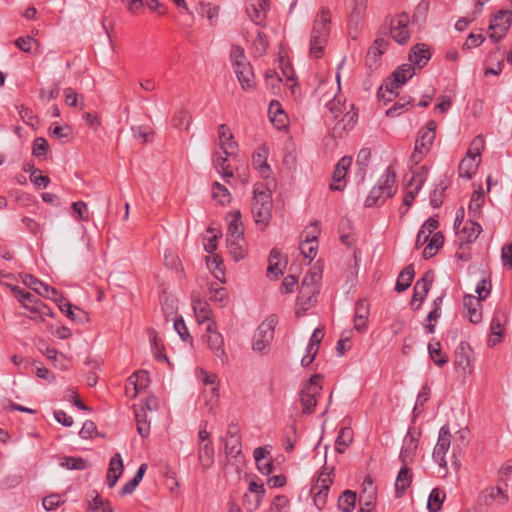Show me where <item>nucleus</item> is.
Listing matches in <instances>:
<instances>
[{"instance_id":"30","label":"nucleus","mask_w":512,"mask_h":512,"mask_svg":"<svg viewBox=\"0 0 512 512\" xmlns=\"http://www.w3.org/2000/svg\"><path fill=\"white\" fill-rule=\"evenodd\" d=\"M231 219L228 223V229L226 233V238H239L244 237V228L241 221V213L240 211H235L230 213Z\"/></svg>"},{"instance_id":"11","label":"nucleus","mask_w":512,"mask_h":512,"mask_svg":"<svg viewBox=\"0 0 512 512\" xmlns=\"http://www.w3.org/2000/svg\"><path fill=\"white\" fill-rule=\"evenodd\" d=\"M479 503L485 506H491L493 504L504 506L508 504L510 498L507 490L501 486H489L483 489L479 494Z\"/></svg>"},{"instance_id":"29","label":"nucleus","mask_w":512,"mask_h":512,"mask_svg":"<svg viewBox=\"0 0 512 512\" xmlns=\"http://www.w3.org/2000/svg\"><path fill=\"white\" fill-rule=\"evenodd\" d=\"M197 456L202 470L205 472L214 464L215 450L213 444L198 445Z\"/></svg>"},{"instance_id":"20","label":"nucleus","mask_w":512,"mask_h":512,"mask_svg":"<svg viewBox=\"0 0 512 512\" xmlns=\"http://www.w3.org/2000/svg\"><path fill=\"white\" fill-rule=\"evenodd\" d=\"M370 314L369 303L366 299H359L355 304L354 328L361 332L366 329Z\"/></svg>"},{"instance_id":"9","label":"nucleus","mask_w":512,"mask_h":512,"mask_svg":"<svg viewBox=\"0 0 512 512\" xmlns=\"http://www.w3.org/2000/svg\"><path fill=\"white\" fill-rule=\"evenodd\" d=\"M332 471L333 468L329 469L327 467H323V470L311 486L314 503L319 509H322L326 504V496L333 483Z\"/></svg>"},{"instance_id":"59","label":"nucleus","mask_w":512,"mask_h":512,"mask_svg":"<svg viewBox=\"0 0 512 512\" xmlns=\"http://www.w3.org/2000/svg\"><path fill=\"white\" fill-rule=\"evenodd\" d=\"M227 158L223 156H217L214 159V167L216 170L221 173L224 178L233 177V171L230 169V166L227 164Z\"/></svg>"},{"instance_id":"21","label":"nucleus","mask_w":512,"mask_h":512,"mask_svg":"<svg viewBox=\"0 0 512 512\" xmlns=\"http://www.w3.org/2000/svg\"><path fill=\"white\" fill-rule=\"evenodd\" d=\"M472 349L466 342H461L455 351V364L464 373L471 369Z\"/></svg>"},{"instance_id":"6","label":"nucleus","mask_w":512,"mask_h":512,"mask_svg":"<svg viewBox=\"0 0 512 512\" xmlns=\"http://www.w3.org/2000/svg\"><path fill=\"white\" fill-rule=\"evenodd\" d=\"M395 182V172L391 167H388L378 180V184L374 186L368 194L365 206H378L383 204L386 199L392 197L396 192Z\"/></svg>"},{"instance_id":"41","label":"nucleus","mask_w":512,"mask_h":512,"mask_svg":"<svg viewBox=\"0 0 512 512\" xmlns=\"http://www.w3.org/2000/svg\"><path fill=\"white\" fill-rule=\"evenodd\" d=\"M23 281L29 288L37 292L39 295L44 297H50V287L47 284L41 282L39 279L35 278L34 276L26 274Z\"/></svg>"},{"instance_id":"25","label":"nucleus","mask_w":512,"mask_h":512,"mask_svg":"<svg viewBox=\"0 0 512 512\" xmlns=\"http://www.w3.org/2000/svg\"><path fill=\"white\" fill-rule=\"evenodd\" d=\"M268 8L269 4H263V2L255 0L247 5L246 12L256 25H261L266 19Z\"/></svg>"},{"instance_id":"35","label":"nucleus","mask_w":512,"mask_h":512,"mask_svg":"<svg viewBox=\"0 0 512 512\" xmlns=\"http://www.w3.org/2000/svg\"><path fill=\"white\" fill-rule=\"evenodd\" d=\"M353 441V430L350 427H343L339 430L335 440V450L344 453Z\"/></svg>"},{"instance_id":"47","label":"nucleus","mask_w":512,"mask_h":512,"mask_svg":"<svg viewBox=\"0 0 512 512\" xmlns=\"http://www.w3.org/2000/svg\"><path fill=\"white\" fill-rule=\"evenodd\" d=\"M225 452L234 458L240 455L242 452L241 437L225 438Z\"/></svg>"},{"instance_id":"7","label":"nucleus","mask_w":512,"mask_h":512,"mask_svg":"<svg viewBox=\"0 0 512 512\" xmlns=\"http://www.w3.org/2000/svg\"><path fill=\"white\" fill-rule=\"evenodd\" d=\"M277 325V317L275 315L268 316L256 329L252 348L255 352H265L274 338L275 327Z\"/></svg>"},{"instance_id":"33","label":"nucleus","mask_w":512,"mask_h":512,"mask_svg":"<svg viewBox=\"0 0 512 512\" xmlns=\"http://www.w3.org/2000/svg\"><path fill=\"white\" fill-rule=\"evenodd\" d=\"M317 274L306 275L302 281L299 300L301 304H305L303 299L307 297L308 301L317 293V287L315 286V278Z\"/></svg>"},{"instance_id":"31","label":"nucleus","mask_w":512,"mask_h":512,"mask_svg":"<svg viewBox=\"0 0 512 512\" xmlns=\"http://www.w3.org/2000/svg\"><path fill=\"white\" fill-rule=\"evenodd\" d=\"M230 58L235 73L236 71H245L247 68H252L240 46L236 45L231 48Z\"/></svg>"},{"instance_id":"61","label":"nucleus","mask_w":512,"mask_h":512,"mask_svg":"<svg viewBox=\"0 0 512 512\" xmlns=\"http://www.w3.org/2000/svg\"><path fill=\"white\" fill-rule=\"evenodd\" d=\"M49 148L47 140L43 137H38L34 140L32 146V155L36 158L43 157Z\"/></svg>"},{"instance_id":"50","label":"nucleus","mask_w":512,"mask_h":512,"mask_svg":"<svg viewBox=\"0 0 512 512\" xmlns=\"http://www.w3.org/2000/svg\"><path fill=\"white\" fill-rule=\"evenodd\" d=\"M441 302H442V297H437L436 300L434 301V305H435L434 309L429 312V314L426 318L424 328H425L426 332L429 334H432L435 331V326L432 325L431 322L436 321L439 318V316H440L439 310H440Z\"/></svg>"},{"instance_id":"40","label":"nucleus","mask_w":512,"mask_h":512,"mask_svg":"<svg viewBox=\"0 0 512 512\" xmlns=\"http://www.w3.org/2000/svg\"><path fill=\"white\" fill-rule=\"evenodd\" d=\"M356 493L351 490H345L338 499V507L343 512H351L356 504Z\"/></svg>"},{"instance_id":"10","label":"nucleus","mask_w":512,"mask_h":512,"mask_svg":"<svg viewBox=\"0 0 512 512\" xmlns=\"http://www.w3.org/2000/svg\"><path fill=\"white\" fill-rule=\"evenodd\" d=\"M512 22V12L507 10H500L490 21L489 24V38L497 43L503 39L510 29Z\"/></svg>"},{"instance_id":"56","label":"nucleus","mask_w":512,"mask_h":512,"mask_svg":"<svg viewBox=\"0 0 512 512\" xmlns=\"http://www.w3.org/2000/svg\"><path fill=\"white\" fill-rule=\"evenodd\" d=\"M484 148H485V139H484V137L482 135H477L471 141L470 146H469L466 154L481 159V153L484 150Z\"/></svg>"},{"instance_id":"13","label":"nucleus","mask_w":512,"mask_h":512,"mask_svg":"<svg viewBox=\"0 0 512 512\" xmlns=\"http://www.w3.org/2000/svg\"><path fill=\"white\" fill-rule=\"evenodd\" d=\"M450 444L451 434L449 431V427L448 425H444L441 427L439 431L438 440L433 450V459L441 467H446L447 465L445 455L450 448Z\"/></svg>"},{"instance_id":"63","label":"nucleus","mask_w":512,"mask_h":512,"mask_svg":"<svg viewBox=\"0 0 512 512\" xmlns=\"http://www.w3.org/2000/svg\"><path fill=\"white\" fill-rule=\"evenodd\" d=\"M173 327L183 341H192V337L182 317L174 320Z\"/></svg>"},{"instance_id":"24","label":"nucleus","mask_w":512,"mask_h":512,"mask_svg":"<svg viewBox=\"0 0 512 512\" xmlns=\"http://www.w3.org/2000/svg\"><path fill=\"white\" fill-rule=\"evenodd\" d=\"M229 255L235 262H239L247 255L246 241L244 237L226 238Z\"/></svg>"},{"instance_id":"45","label":"nucleus","mask_w":512,"mask_h":512,"mask_svg":"<svg viewBox=\"0 0 512 512\" xmlns=\"http://www.w3.org/2000/svg\"><path fill=\"white\" fill-rule=\"evenodd\" d=\"M237 79L243 90L249 91L254 85V73L252 68H247L245 71H236Z\"/></svg>"},{"instance_id":"37","label":"nucleus","mask_w":512,"mask_h":512,"mask_svg":"<svg viewBox=\"0 0 512 512\" xmlns=\"http://www.w3.org/2000/svg\"><path fill=\"white\" fill-rule=\"evenodd\" d=\"M194 313L199 324L210 323V321H214L211 318L212 312L209 305L206 302L197 301L193 305Z\"/></svg>"},{"instance_id":"52","label":"nucleus","mask_w":512,"mask_h":512,"mask_svg":"<svg viewBox=\"0 0 512 512\" xmlns=\"http://www.w3.org/2000/svg\"><path fill=\"white\" fill-rule=\"evenodd\" d=\"M249 492L255 494L254 501H253V503H251V506L249 507V511H254L259 507L260 502L265 493L264 485L258 484L256 482L252 481L249 484Z\"/></svg>"},{"instance_id":"46","label":"nucleus","mask_w":512,"mask_h":512,"mask_svg":"<svg viewBox=\"0 0 512 512\" xmlns=\"http://www.w3.org/2000/svg\"><path fill=\"white\" fill-rule=\"evenodd\" d=\"M148 381L149 380L146 371H138L129 377V383L134 386L135 390L133 397H135L141 389L146 388Z\"/></svg>"},{"instance_id":"57","label":"nucleus","mask_w":512,"mask_h":512,"mask_svg":"<svg viewBox=\"0 0 512 512\" xmlns=\"http://www.w3.org/2000/svg\"><path fill=\"white\" fill-rule=\"evenodd\" d=\"M11 291L13 292L14 296L18 299L19 302L23 304V306L26 308V305H33L34 301L37 300L31 293L28 291H25L24 289L20 288L19 286H12Z\"/></svg>"},{"instance_id":"44","label":"nucleus","mask_w":512,"mask_h":512,"mask_svg":"<svg viewBox=\"0 0 512 512\" xmlns=\"http://www.w3.org/2000/svg\"><path fill=\"white\" fill-rule=\"evenodd\" d=\"M484 203V193L483 191L480 189L478 191H475L472 196H471V199H470V202H469V214L473 217V218H477V216L480 214L481 212V207Z\"/></svg>"},{"instance_id":"1","label":"nucleus","mask_w":512,"mask_h":512,"mask_svg":"<svg viewBox=\"0 0 512 512\" xmlns=\"http://www.w3.org/2000/svg\"><path fill=\"white\" fill-rule=\"evenodd\" d=\"M416 455V444L413 433V428H409L407 434L403 440V446L400 452V459L403 463L401 469L398 472L395 481V495L396 497H402L406 490L411 486L413 481V472L408 467L409 463H412Z\"/></svg>"},{"instance_id":"17","label":"nucleus","mask_w":512,"mask_h":512,"mask_svg":"<svg viewBox=\"0 0 512 512\" xmlns=\"http://www.w3.org/2000/svg\"><path fill=\"white\" fill-rule=\"evenodd\" d=\"M506 322V317L504 314L499 312L495 313L490 322V336L487 340V345L489 347H493L499 344L504 336V324Z\"/></svg>"},{"instance_id":"18","label":"nucleus","mask_w":512,"mask_h":512,"mask_svg":"<svg viewBox=\"0 0 512 512\" xmlns=\"http://www.w3.org/2000/svg\"><path fill=\"white\" fill-rule=\"evenodd\" d=\"M268 149L265 146L258 147L252 155V165L263 179L272 175V170L267 163Z\"/></svg>"},{"instance_id":"55","label":"nucleus","mask_w":512,"mask_h":512,"mask_svg":"<svg viewBox=\"0 0 512 512\" xmlns=\"http://www.w3.org/2000/svg\"><path fill=\"white\" fill-rule=\"evenodd\" d=\"M482 231V228H481V225L478 224L477 222L475 221H471L470 223V228L468 229L467 227H464L462 229V234H467L466 237L464 236H461V241L462 242H466V243H470L474 240H476L478 238V236L480 235Z\"/></svg>"},{"instance_id":"39","label":"nucleus","mask_w":512,"mask_h":512,"mask_svg":"<svg viewBox=\"0 0 512 512\" xmlns=\"http://www.w3.org/2000/svg\"><path fill=\"white\" fill-rule=\"evenodd\" d=\"M445 500V493L439 488H434L427 500V509L429 512H438Z\"/></svg>"},{"instance_id":"19","label":"nucleus","mask_w":512,"mask_h":512,"mask_svg":"<svg viewBox=\"0 0 512 512\" xmlns=\"http://www.w3.org/2000/svg\"><path fill=\"white\" fill-rule=\"evenodd\" d=\"M124 471V464L122 457L116 453L109 462V467L106 475V481L109 488H113Z\"/></svg>"},{"instance_id":"38","label":"nucleus","mask_w":512,"mask_h":512,"mask_svg":"<svg viewBox=\"0 0 512 512\" xmlns=\"http://www.w3.org/2000/svg\"><path fill=\"white\" fill-rule=\"evenodd\" d=\"M300 250L303 256L309 260H313L317 255L318 243L316 241V235L313 234L312 238L309 235L305 236V240L300 243Z\"/></svg>"},{"instance_id":"58","label":"nucleus","mask_w":512,"mask_h":512,"mask_svg":"<svg viewBox=\"0 0 512 512\" xmlns=\"http://www.w3.org/2000/svg\"><path fill=\"white\" fill-rule=\"evenodd\" d=\"M89 508L94 512H113L110 503L97 494L89 503Z\"/></svg>"},{"instance_id":"27","label":"nucleus","mask_w":512,"mask_h":512,"mask_svg":"<svg viewBox=\"0 0 512 512\" xmlns=\"http://www.w3.org/2000/svg\"><path fill=\"white\" fill-rule=\"evenodd\" d=\"M218 130L219 143L223 153L227 156L233 154L237 144L235 141H233V134L231 133L230 129L225 124H221L219 125Z\"/></svg>"},{"instance_id":"32","label":"nucleus","mask_w":512,"mask_h":512,"mask_svg":"<svg viewBox=\"0 0 512 512\" xmlns=\"http://www.w3.org/2000/svg\"><path fill=\"white\" fill-rule=\"evenodd\" d=\"M351 8L352 10L348 20L349 25L358 27L366 11L367 0H351Z\"/></svg>"},{"instance_id":"62","label":"nucleus","mask_w":512,"mask_h":512,"mask_svg":"<svg viewBox=\"0 0 512 512\" xmlns=\"http://www.w3.org/2000/svg\"><path fill=\"white\" fill-rule=\"evenodd\" d=\"M60 93V82H56L53 88H42L39 91V98L42 102H49L56 99Z\"/></svg>"},{"instance_id":"12","label":"nucleus","mask_w":512,"mask_h":512,"mask_svg":"<svg viewBox=\"0 0 512 512\" xmlns=\"http://www.w3.org/2000/svg\"><path fill=\"white\" fill-rule=\"evenodd\" d=\"M205 341L208 343L210 349L215 355L224 363L227 361V357L224 351V341L220 333L216 331V322L210 321L206 327V335L203 336Z\"/></svg>"},{"instance_id":"48","label":"nucleus","mask_w":512,"mask_h":512,"mask_svg":"<svg viewBox=\"0 0 512 512\" xmlns=\"http://www.w3.org/2000/svg\"><path fill=\"white\" fill-rule=\"evenodd\" d=\"M26 309H28L31 313L38 314L39 319L41 320H44L46 316H54L51 308L39 299L35 300L33 305H26Z\"/></svg>"},{"instance_id":"53","label":"nucleus","mask_w":512,"mask_h":512,"mask_svg":"<svg viewBox=\"0 0 512 512\" xmlns=\"http://www.w3.org/2000/svg\"><path fill=\"white\" fill-rule=\"evenodd\" d=\"M61 466L70 470H84L88 467V461L82 457H64Z\"/></svg>"},{"instance_id":"23","label":"nucleus","mask_w":512,"mask_h":512,"mask_svg":"<svg viewBox=\"0 0 512 512\" xmlns=\"http://www.w3.org/2000/svg\"><path fill=\"white\" fill-rule=\"evenodd\" d=\"M480 162L481 159L466 154L458 167L459 177L470 180L476 174Z\"/></svg>"},{"instance_id":"51","label":"nucleus","mask_w":512,"mask_h":512,"mask_svg":"<svg viewBox=\"0 0 512 512\" xmlns=\"http://www.w3.org/2000/svg\"><path fill=\"white\" fill-rule=\"evenodd\" d=\"M191 117L187 110L180 109L175 112V114L172 117L171 123L173 127L181 129L185 128L188 129L190 125Z\"/></svg>"},{"instance_id":"2","label":"nucleus","mask_w":512,"mask_h":512,"mask_svg":"<svg viewBox=\"0 0 512 512\" xmlns=\"http://www.w3.org/2000/svg\"><path fill=\"white\" fill-rule=\"evenodd\" d=\"M415 74V68L412 64H402L385 79L384 83L379 87L377 97L384 104L392 101L397 95V89L404 85L407 80L411 79Z\"/></svg>"},{"instance_id":"34","label":"nucleus","mask_w":512,"mask_h":512,"mask_svg":"<svg viewBox=\"0 0 512 512\" xmlns=\"http://www.w3.org/2000/svg\"><path fill=\"white\" fill-rule=\"evenodd\" d=\"M414 276H415L414 267H413V264H410L404 270H402L400 272V274L398 275L396 285H395V290L397 292H403V291L407 290L410 287V285L414 279Z\"/></svg>"},{"instance_id":"26","label":"nucleus","mask_w":512,"mask_h":512,"mask_svg":"<svg viewBox=\"0 0 512 512\" xmlns=\"http://www.w3.org/2000/svg\"><path fill=\"white\" fill-rule=\"evenodd\" d=\"M371 149L364 147L362 148L356 158V178L359 182H363L366 177L367 169L371 159Z\"/></svg>"},{"instance_id":"43","label":"nucleus","mask_w":512,"mask_h":512,"mask_svg":"<svg viewBox=\"0 0 512 512\" xmlns=\"http://www.w3.org/2000/svg\"><path fill=\"white\" fill-rule=\"evenodd\" d=\"M428 352L431 360L438 366H443L447 363L448 357L441 350L440 343H430L428 345Z\"/></svg>"},{"instance_id":"22","label":"nucleus","mask_w":512,"mask_h":512,"mask_svg":"<svg viewBox=\"0 0 512 512\" xmlns=\"http://www.w3.org/2000/svg\"><path fill=\"white\" fill-rule=\"evenodd\" d=\"M463 306L466 315L472 323H479L482 320L481 300L473 295H466L463 299Z\"/></svg>"},{"instance_id":"16","label":"nucleus","mask_w":512,"mask_h":512,"mask_svg":"<svg viewBox=\"0 0 512 512\" xmlns=\"http://www.w3.org/2000/svg\"><path fill=\"white\" fill-rule=\"evenodd\" d=\"M437 122L429 120L421 131V145L418 147V156H425L430 151L436 138Z\"/></svg>"},{"instance_id":"64","label":"nucleus","mask_w":512,"mask_h":512,"mask_svg":"<svg viewBox=\"0 0 512 512\" xmlns=\"http://www.w3.org/2000/svg\"><path fill=\"white\" fill-rule=\"evenodd\" d=\"M431 56L432 52L426 44H418V69L424 67Z\"/></svg>"},{"instance_id":"54","label":"nucleus","mask_w":512,"mask_h":512,"mask_svg":"<svg viewBox=\"0 0 512 512\" xmlns=\"http://www.w3.org/2000/svg\"><path fill=\"white\" fill-rule=\"evenodd\" d=\"M55 303L57 304L58 308L62 312H64L68 318H70L73 321L77 320V315L75 314L73 309H76L81 313L83 312L78 307L73 306L71 303H69L64 297L55 298Z\"/></svg>"},{"instance_id":"28","label":"nucleus","mask_w":512,"mask_h":512,"mask_svg":"<svg viewBox=\"0 0 512 512\" xmlns=\"http://www.w3.org/2000/svg\"><path fill=\"white\" fill-rule=\"evenodd\" d=\"M269 117L271 122L274 124V126L277 129L285 128L287 125V115L284 112V110L281 107V104L276 101L272 100L269 105L268 109Z\"/></svg>"},{"instance_id":"60","label":"nucleus","mask_w":512,"mask_h":512,"mask_svg":"<svg viewBox=\"0 0 512 512\" xmlns=\"http://www.w3.org/2000/svg\"><path fill=\"white\" fill-rule=\"evenodd\" d=\"M210 300L224 306L227 303V292L225 288L216 285L210 287Z\"/></svg>"},{"instance_id":"14","label":"nucleus","mask_w":512,"mask_h":512,"mask_svg":"<svg viewBox=\"0 0 512 512\" xmlns=\"http://www.w3.org/2000/svg\"><path fill=\"white\" fill-rule=\"evenodd\" d=\"M409 17L406 13L398 15L390 22V35L399 44L407 43L410 38Z\"/></svg>"},{"instance_id":"15","label":"nucleus","mask_w":512,"mask_h":512,"mask_svg":"<svg viewBox=\"0 0 512 512\" xmlns=\"http://www.w3.org/2000/svg\"><path fill=\"white\" fill-rule=\"evenodd\" d=\"M351 164L352 158L349 156H344L339 160L333 172V182L330 184V190L342 191L344 189L345 177Z\"/></svg>"},{"instance_id":"3","label":"nucleus","mask_w":512,"mask_h":512,"mask_svg":"<svg viewBox=\"0 0 512 512\" xmlns=\"http://www.w3.org/2000/svg\"><path fill=\"white\" fill-rule=\"evenodd\" d=\"M272 196L263 184H256L253 189L251 213L255 223L264 229L270 222L272 211Z\"/></svg>"},{"instance_id":"36","label":"nucleus","mask_w":512,"mask_h":512,"mask_svg":"<svg viewBox=\"0 0 512 512\" xmlns=\"http://www.w3.org/2000/svg\"><path fill=\"white\" fill-rule=\"evenodd\" d=\"M135 419L137 423V432L141 437L145 438L150 434V422L147 420L145 408L140 406L134 409Z\"/></svg>"},{"instance_id":"5","label":"nucleus","mask_w":512,"mask_h":512,"mask_svg":"<svg viewBox=\"0 0 512 512\" xmlns=\"http://www.w3.org/2000/svg\"><path fill=\"white\" fill-rule=\"evenodd\" d=\"M438 225V219L436 217H430L418 231V245L428 242L422 252L423 258L425 259L433 257L444 244L443 234L441 232L433 233Z\"/></svg>"},{"instance_id":"42","label":"nucleus","mask_w":512,"mask_h":512,"mask_svg":"<svg viewBox=\"0 0 512 512\" xmlns=\"http://www.w3.org/2000/svg\"><path fill=\"white\" fill-rule=\"evenodd\" d=\"M212 196L221 205L230 203L231 195L229 190L219 182H214L212 185Z\"/></svg>"},{"instance_id":"4","label":"nucleus","mask_w":512,"mask_h":512,"mask_svg":"<svg viewBox=\"0 0 512 512\" xmlns=\"http://www.w3.org/2000/svg\"><path fill=\"white\" fill-rule=\"evenodd\" d=\"M331 22V15L328 10H321L312 26L310 37V54L315 58H321L324 53V47L327 43Z\"/></svg>"},{"instance_id":"49","label":"nucleus","mask_w":512,"mask_h":512,"mask_svg":"<svg viewBox=\"0 0 512 512\" xmlns=\"http://www.w3.org/2000/svg\"><path fill=\"white\" fill-rule=\"evenodd\" d=\"M207 266L212 271L214 277L220 282H225V272L222 260L218 256H214L212 260H207Z\"/></svg>"},{"instance_id":"8","label":"nucleus","mask_w":512,"mask_h":512,"mask_svg":"<svg viewBox=\"0 0 512 512\" xmlns=\"http://www.w3.org/2000/svg\"><path fill=\"white\" fill-rule=\"evenodd\" d=\"M321 381L322 376L315 374L309 378L300 391V402L304 414H311L314 411L317 405V397L322 390Z\"/></svg>"}]
</instances>
